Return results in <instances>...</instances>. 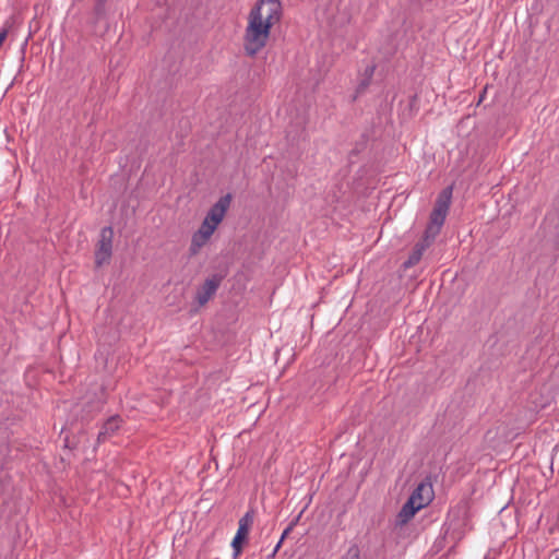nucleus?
<instances>
[{
  "label": "nucleus",
  "mask_w": 559,
  "mask_h": 559,
  "mask_svg": "<svg viewBox=\"0 0 559 559\" xmlns=\"http://www.w3.org/2000/svg\"><path fill=\"white\" fill-rule=\"evenodd\" d=\"M282 19L280 0H259L250 10L243 34V50L249 57L257 56L267 44L272 27Z\"/></svg>",
  "instance_id": "obj_1"
},
{
  "label": "nucleus",
  "mask_w": 559,
  "mask_h": 559,
  "mask_svg": "<svg viewBox=\"0 0 559 559\" xmlns=\"http://www.w3.org/2000/svg\"><path fill=\"white\" fill-rule=\"evenodd\" d=\"M252 523H253V512L252 511H248L239 520V526H238V530H237L236 534L247 538Z\"/></svg>",
  "instance_id": "obj_10"
},
{
  "label": "nucleus",
  "mask_w": 559,
  "mask_h": 559,
  "mask_svg": "<svg viewBox=\"0 0 559 559\" xmlns=\"http://www.w3.org/2000/svg\"><path fill=\"white\" fill-rule=\"evenodd\" d=\"M230 202L231 195L229 193L221 197L218 201L212 205L204 219L217 227L230 206Z\"/></svg>",
  "instance_id": "obj_5"
},
{
  "label": "nucleus",
  "mask_w": 559,
  "mask_h": 559,
  "mask_svg": "<svg viewBox=\"0 0 559 559\" xmlns=\"http://www.w3.org/2000/svg\"><path fill=\"white\" fill-rule=\"evenodd\" d=\"M485 94H486V88L483 91V93L480 94L479 96V99H478V104L481 103L484 100V97H485Z\"/></svg>",
  "instance_id": "obj_18"
},
{
  "label": "nucleus",
  "mask_w": 559,
  "mask_h": 559,
  "mask_svg": "<svg viewBox=\"0 0 559 559\" xmlns=\"http://www.w3.org/2000/svg\"><path fill=\"white\" fill-rule=\"evenodd\" d=\"M418 510H420L419 507L408 498V500L403 504L401 511L397 514V523H407Z\"/></svg>",
  "instance_id": "obj_9"
},
{
  "label": "nucleus",
  "mask_w": 559,
  "mask_h": 559,
  "mask_svg": "<svg viewBox=\"0 0 559 559\" xmlns=\"http://www.w3.org/2000/svg\"><path fill=\"white\" fill-rule=\"evenodd\" d=\"M224 276L221 274H213L206 278L205 282L198 288L195 300L199 306H204L215 295Z\"/></svg>",
  "instance_id": "obj_4"
},
{
  "label": "nucleus",
  "mask_w": 559,
  "mask_h": 559,
  "mask_svg": "<svg viewBox=\"0 0 559 559\" xmlns=\"http://www.w3.org/2000/svg\"><path fill=\"white\" fill-rule=\"evenodd\" d=\"M122 419L119 415L109 417L102 426L98 436L97 443L104 442L107 438L112 436L120 427Z\"/></svg>",
  "instance_id": "obj_8"
},
{
  "label": "nucleus",
  "mask_w": 559,
  "mask_h": 559,
  "mask_svg": "<svg viewBox=\"0 0 559 559\" xmlns=\"http://www.w3.org/2000/svg\"><path fill=\"white\" fill-rule=\"evenodd\" d=\"M216 229V226L213 224L206 222L205 219L202 222L200 228L198 229V233L202 236H205L207 239L211 238V236L214 234Z\"/></svg>",
  "instance_id": "obj_14"
},
{
  "label": "nucleus",
  "mask_w": 559,
  "mask_h": 559,
  "mask_svg": "<svg viewBox=\"0 0 559 559\" xmlns=\"http://www.w3.org/2000/svg\"><path fill=\"white\" fill-rule=\"evenodd\" d=\"M452 199V187L444 188L438 195L430 214V223L425 230L426 239L435 240L444 224Z\"/></svg>",
  "instance_id": "obj_2"
},
{
  "label": "nucleus",
  "mask_w": 559,
  "mask_h": 559,
  "mask_svg": "<svg viewBox=\"0 0 559 559\" xmlns=\"http://www.w3.org/2000/svg\"><path fill=\"white\" fill-rule=\"evenodd\" d=\"M247 538L240 536V535H235L233 542H231V547L234 549V557H238L240 554H241V550H242V543L246 540Z\"/></svg>",
  "instance_id": "obj_16"
},
{
  "label": "nucleus",
  "mask_w": 559,
  "mask_h": 559,
  "mask_svg": "<svg viewBox=\"0 0 559 559\" xmlns=\"http://www.w3.org/2000/svg\"><path fill=\"white\" fill-rule=\"evenodd\" d=\"M433 498L432 486L429 483H420L411 495L409 499L413 500L419 509L426 507Z\"/></svg>",
  "instance_id": "obj_6"
},
{
  "label": "nucleus",
  "mask_w": 559,
  "mask_h": 559,
  "mask_svg": "<svg viewBox=\"0 0 559 559\" xmlns=\"http://www.w3.org/2000/svg\"><path fill=\"white\" fill-rule=\"evenodd\" d=\"M340 559H360V549L358 545L353 544Z\"/></svg>",
  "instance_id": "obj_15"
},
{
  "label": "nucleus",
  "mask_w": 559,
  "mask_h": 559,
  "mask_svg": "<svg viewBox=\"0 0 559 559\" xmlns=\"http://www.w3.org/2000/svg\"><path fill=\"white\" fill-rule=\"evenodd\" d=\"M106 16V1L95 0L94 17L96 22L102 21Z\"/></svg>",
  "instance_id": "obj_13"
},
{
  "label": "nucleus",
  "mask_w": 559,
  "mask_h": 559,
  "mask_svg": "<svg viewBox=\"0 0 559 559\" xmlns=\"http://www.w3.org/2000/svg\"><path fill=\"white\" fill-rule=\"evenodd\" d=\"M114 229L111 226L102 228L99 240L95 250V266L100 267L108 263L112 254Z\"/></svg>",
  "instance_id": "obj_3"
},
{
  "label": "nucleus",
  "mask_w": 559,
  "mask_h": 559,
  "mask_svg": "<svg viewBox=\"0 0 559 559\" xmlns=\"http://www.w3.org/2000/svg\"><path fill=\"white\" fill-rule=\"evenodd\" d=\"M209 241V239L205 236L200 235L198 231H195L192 235L191 243L189 248L190 255H197L201 248Z\"/></svg>",
  "instance_id": "obj_11"
},
{
  "label": "nucleus",
  "mask_w": 559,
  "mask_h": 559,
  "mask_svg": "<svg viewBox=\"0 0 559 559\" xmlns=\"http://www.w3.org/2000/svg\"><path fill=\"white\" fill-rule=\"evenodd\" d=\"M301 516V513L295 519L293 520L289 525L284 530L282 536H281V539L278 540V543L276 544L274 550H273V556L277 552V550L281 548V545L283 543V540L288 536V534L294 530V527L296 526V524L298 523L299 519Z\"/></svg>",
  "instance_id": "obj_12"
},
{
  "label": "nucleus",
  "mask_w": 559,
  "mask_h": 559,
  "mask_svg": "<svg viewBox=\"0 0 559 559\" xmlns=\"http://www.w3.org/2000/svg\"><path fill=\"white\" fill-rule=\"evenodd\" d=\"M366 71H367L368 75H369V76H371V75H372V73H373V71H374V68H373V67H372V68H369V69H367Z\"/></svg>",
  "instance_id": "obj_19"
},
{
  "label": "nucleus",
  "mask_w": 559,
  "mask_h": 559,
  "mask_svg": "<svg viewBox=\"0 0 559 559\" xmlns=\"http://www.w3.org/2000/svg\"><path fill=\"white\" fill-rule=\"evenodd\" d=\"M7 36H8V29L7 28H2L0 31V47L2 46V44L5 40Z\"/></svg>",
  "instance_id": "obj_17"
},
{
  "label": "nucleus",
  "mask_w": 559,
  "mask_h": 559,
  "mask_svg": "<svg viewBox=\"0 0 559 559\" xmlns=\"http://www.w3.org/2000/svg\"><path fill=\"white\" fill-rule=\"evenodd\" d=\"M432 241L433 240L426 239V236H424L423 240L415 245L408 259L403 262V267L406 270L416 265L420 261L424 251L430 246Z\"/></svg>",
  "instance_id": "obj_7"
}]
</instances>
